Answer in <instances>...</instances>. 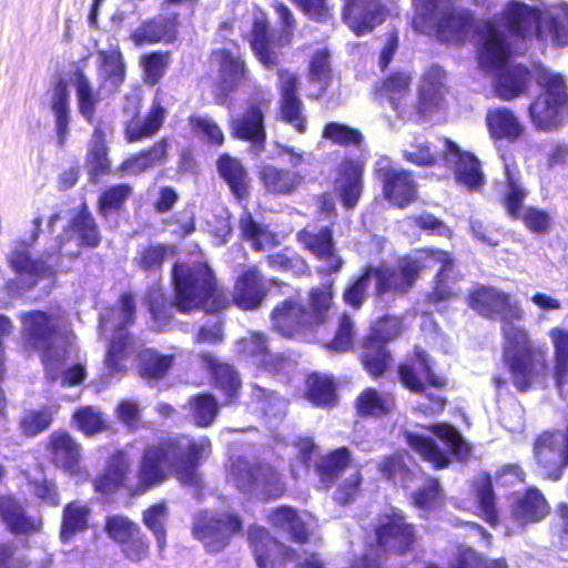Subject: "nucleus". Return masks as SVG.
<instances>
[{"label":"nucleus","mask_w":568,"mask_h":568,"mask_svg":"<svg viewBox=\"0 0 568 568\" xmlns=\"http://www.w3.org/2000/svg\"><path fill=\"white\" fill-rule=\"evenodd\" d=\"M414 6L413 28L420 33L436 32L444 42H462L475 28L478 64L495 73V92L504 100L524 93L531 80L526 65L509 64L511 55L519 51L516 41L535 37L555 47L568 45L567 3L540 10L513 0L499 17L477 26L470 11L454 8L449 0H415Z\"/></svg>","instance_id":"1"},{"label":"nucleus","mask_w":568,"mask_h":568,"mask_svg":"<svg viewBox=\"0 0 568 568\" xmlns=\"http://www.w3.org/2000/svg\"><path fill=\"white\" fill-rule=\"evenodd\" d=\"M469 306L484 317H500L505 337L504 361L514 386L519 392H527L546 373L548 365L545 351L535 347L528 333L514 323L523 318V310L511 302L508 294L487 286H480L469 294Z\"/></svg>","instance_id":"2"},{"label":"nucleus","mask_w":568,"mask_h":568,"mask_svg":"<svg viewBox=\"0 0 568 568\" xmlns=\"http://www.w3.org/2000/svg\"><path fill=\"white\" fill-rule=\"evenodd\" d=\"M41 225L42 219L34 217L29 240L17 242L7 256L8 264L14 273L31 278L30 287L40 278L52 277L57 272L69 270L70 266L64 264V258L72 261L80 255L81 247H97L101 241L95 220L83 203L54 243L41 256L33 258L30 247L38 241Z\"/></svg>","instance_id":"3"},{"label":"nucleus","mask_w":568,"mask_h":568,"mask_svg":"<svg viewBox=\"0 0 568 568\" xmlns=\"http://www.w3.org/2000/svg\"><path fill=\"white\" fill-rule=\"evenodd\" d=\"M171 277L174 293L172 302L156 285L150 286L143 298L158 331L170 324L174 308L181 313L194 310L217 312L229 304L227 296L219 290L213 270L207 264L176 262Z\"/></svg>","instance_id":"4"},{"label":"nucleus","mask_w":568,"mask_h":568,"mask_svg":"<svg viewBox=\"0 0 568 568\" xmlns=\"http://www.w3.org/2000/svg\"><path fill=\"white\" fill-rule=\"evenodd\" d=\"M211 453L212 444L207 437H171L150 445L143 452L140 485L143 489L152 488L168 478V471H172L182 484L195 486L200 481L199 468Z\"/></svg>","instance_id":"5"},{"label":"nucleus","mask_w":568,"mask_h":568,"mask_svg":"<svg viewBox=\"0 0 568 568\" xmlns=\"http://www.w3.org/2000/svg\"><path fill=\"white\" fill-rule=\"evenodd\" d=\"M26 343L40 353L50 382L61 378L63 386H75L85 378V368L75 364L64 368L69 357L70 337L61 329L59 318L43 311H31L21 317Z\"/></svg>","instance_id":"6"},{"label":"nucleus","mask_w":568,"mask_h":568,"mask_svg":"<svg viewBox=\"0 0 568 568\" xmlns=\"http://www.w3.org/2000/svg\"><path fill=\"white\" fill-rule=\"evenodd\" d=\"M423 266L418 256H404L398 261L396 267L367 266L345 287L343 300L348 306L355 310L359 308L367 297L373 277L376 280L377 295L387 292L405 293L414 284Z\"/></svg>","instance_id":"7"},{"label":"nucleus","mask_w":568,"mask_h":568,"mask_svg":"<svg viewBox=\"0 0 568 568\" xmlns=\"http://www.w3.org/2000/svg\"><path fill=\"white\" fill-rule=\"evenodd\" d=\"M440 152L430 150L428 144L417 143L403 151L406 161L424 166L443 161L445 165L454 168L455 179L468 190H476L485 182L479 160L471 153L462 151L452 140L445 138L440 141Z\"/></svg>","instance_id":"8"},{"label":"nucleus","mask_w":568,"mask_h":568,"mask_svg":"<svg viewBox=\"0 0 568 568\" xmlns=\"http://www.w3.org/2000/svg\"><path fill=\"white\" fill-rule=\"evenodd\" d=\"M430 430L437 440L429 435L410 432H406L405 437L408 446L435 468L447 467L452 457L463 460L469 456L470 446L456 427L434 424Z\"/></svg>","instance_id":"9"},{"label":"nucleus","mask_w":568,"mask_h":568,"mask_svg":"<svg viewBox=\"0 0 568 568\" xmlns=\"http://www.w3.org/2000/svg\"><path fill=\"white\" fill-rule=\"evenodd\" d=\"M540 92L529 104L528 112L538 130L557 129L568 113V88L564 77L542 70L537 78Z\"/></svg>","instance_id":"10"},{"label":"nucleus","mask_w":568,"mask_h":568,"mask_svg":"<svg viewBox=\"0 0 568 568\" xmlns=\"http://www.w3.org/2000/svg\"><path fill=\"white\" fill-rule=\"evenodd\" d=\"M134 320L135 301L131 294H122L119 307L108 308L99 315V328L101 331H114L105 355L108 376L111 378L122 376L125 372L122 361L126 357L128 347L131 343V336L126 327L133 324Z\"/></svg>","instance_id":"11"},{"label":"nucleus","mask_w":568,"mask_h":568,"mask_svg":"<svg viewBox=\"0 0 568 568\" xmlns=\"http://www.w3.org/2000/svg\"><path fill=\"white\" fill-rule=\"evenodd\" d=\"M331 301L332 294L324 288L310 292L311 311L292 298L285 300L273 310L272 325L282 336L294 337L301 328L322 323Z\"/></svg>","instance_id":"12"},{"label":"nucleus","mask_w":568,"mask_h":568,"mask_svg":"<svg viewBox=\"0 0 568 568\" xmlns=\"http://www.w3.org/2000/svg\"><path fill=\"white\" fill-rule=\"evenodd\" d=\"M231 474L235 487L250 497L275 499L284 491L278 474L268 464H251L245 458H237L232 463Z\"/></svg>","instance_id":"13"},{"label":"nucleus","mask_w":568,"mask_h":568,"mask_svg":"<svg viewBox=\"0 0 568 568\" xmlns=\"http://www.w3.org/2000/svg\"><path fill=\"white\" fill-rule=\"evenodd\" d=\"M248 539L258 568H284L286 562H293L301 568H324L317 554H311L301 562L294 549L270 536L263 527H251Z\"/></svg>","instance_id":"14"},{"label":"nucleus","mask_w":568,"mask_h":568,"mask_svg":"<svg viewBox=\"0 0 568 568\" xmlns=\"http://www.w3.org/2000/svg\"><path fill=\"white\" fill-rule=\"evenodd\" d=\"M400 333V321L393 316H384L371 328L362 353V363L373 377L382 376L388 368L392 356L386 344Z\"/></svg>","instance_id":"15"},{"label":"nucleus","mask_w":568,"mask_h":568,"mask_svg":"<svg viewBox=\"0 0 568 568\" xmlns=\"http://www.w3.org/2000/svg\"><path fill=\"white\" fill-rule=\"evenodd\" d=\"M240 516L232 513H200L193 524V535L209 552H220L231 538L242 530Z\"/></svg>","instance_id":"16"},{"label":"nucleus","mask_w":568,"mask_h":568,"mask_svg":"<svg viewBox=\"0 0 568 568\" xmlns=\"http://www.w3.org/2000/svg\"><path fill=\"white\" fill-rule=\"evenodd\" d=\"M374 172L388 202L404 207L415 200L416 183L412 174L408 171L395 169L388 156L377 159Z\"/></svg>","instance_id":"17"},{"label":"nucleus","mask_w":568,"mask_h":568,"mask_svg":"<svg viewBox=\"0 0 568 568\" xmlns=\"http://www.w3.org/2000/svg\"><path fill=\"white\" fill-rule=\"evenodd\" d=\"M297 239L320 262L318 273L331 275L341 271L344 261L336 253L331 226H307L297 233Z\"/></svg>","instance_id":"18"},{"label":"nucleus","mask_w":568,"mask_h":568,"mask_svg":"<svg viewBox=\"0 0 568 568\" xmlns=\"http://www.w3.org/2000/svg\"><path fill=\"white\" fill-rule=\"evenodd\" d=\"M375 532L379 546L399 554L407 551L415 541L413 525L408 524L403 513L396 509L381 517Z\"/></svg>","instance_id":"19"},{"label":"nucleus","mask_w":568,"mask_h":568,"mask_svg":"<svg viewBox=\"0 0 568 568\" xmlns=\"http://www.w3.org/2000/svg\"><path fill=\"white\" fill-rule=\"evenodd\" d=\"M387 9L379 0H347L343 9V19L357 36L371 32L382 24Z\"/></svg>","instance_id":"20"},{"label":"nucleus","mask_w":568,"mask_h":568,"mask_svg":"<svg viewBox=\"0 0 568 568\" xmlns=\"http://www.w3.org/2000/svg\"><path fill=\"white\" fill-rule=\"evenodd\" d=\"M433 361L422 348L416 347L412 364L400 365L398 369L402 384L415 393H425L424 381L433 387L446 386V379L433 372Z\"/></svg>","instance_id":"21"},{"label":"nucleus","mask_w":568,"mask_h":568,"mask_svg":"<svg viewBox=\"0 0 568 568\" xmlns=\"http://www.w3.org/2000/svg\"><path fill=\"white\" fill-rule=\"evenodd\" d=\"M230 125L232 136L250 142L255 155L264 150L266 132L264 113L260 105L252 104L242 115L232 118Z\"/></svg>","instance_id":"22"},{"label":"nucleus","mask_w":568,"mask_h":568,"mask_svg":"<svg viewBox=\"0 0 568 568\" xmlns=\"http://www.w3.org/2000/svg\"><path fill=\"white\" fill-rule=\"evenodd\" d=\"M179 13L159 14L144 20L132 33V41L143 43L173 42L178 37Z\"/></svg>","instance_id":"23"},{"label":"nucleus","mask_w":568,"mask_h":568,"mask_svg":"<svg viewBox=\"0 0 568 568\" xmlns=\"http://www.w3.org/2000/svg\"><path fill=\"white\" fill-rule=\"evenodd\" d=\"M49 106L53 116L57 144L59 148H63L69 138L72 122L70 91L63 80H58L54 83Z\"/></svg>","instance_id":"24"},{"label":"nucleus","mask_w":568,"mask_h":568,"mask_svg":"<svg viewBox=\"0 0 568 568\" xmlns=\"http://www.w3.org/2000/svg\"><path fill=\"white\" fill-rule=\"evenodd\" d=\"M266 293L264 277L255 267H252L237 278L233 301L242 310H255L262 304Z\"/></svg>","instance_id":"25"},{"label":"nucleus","mask_w":568,"mask_h":568,"mask_svg":"<svg viewBox=\"0 0 568 568\" xmlns=\"http://www.w3.org/2000/svg\"><path fill=\"white\" fill-rule=\"evenodd\" d=\"M245 75L244 61L229 50L221 52L219 80L216 83L215 99L217 104H224L232 93L243 81Z\"/></svg>","instance_id":"26"},{"label":"nucleus","mask_w":568,"mask_h":568,"mask_svg":"<svg viewBox=\"0 0 568 568\" xmlns=\"http://www.w3.org/2000/svg\"><path fill=\"white\" fill-rule=\"evenodd\" d=\"M166 110L160 99V89L153 100L148 115L143 120H131L125 124V138L129 142H138L154 135L162 126Z\"/></svg>","instance_id":"27"},{"label":"nucleus","mask_w":568,"mask_h":568,"mask_svg":"<svg viewBox=\"0 0 568 568\" xmlns=\"http://www.w3.org/2000/svg\"><path fill=\"white\" fill-rule=\"evenodd\" d=\"M54 463L70 475L81 471V448L65 432L51 435Z\"/></svg>","instance_id":"28"},{"label":"nucleus","mask_w":568,"mask_h":568,"mask_svg":"<svg viewBox=\"0 0 568 568\" xmlns=\"http://www.w3.org/2000/svg\"><path fill=\"white\" fill-rule=\"evenodd\" d=\"M548 514V504L544 495L535 487L519 496L511 507L514 520L526 525L541 520Z\"/></svg>","instance_id":"29"},{"label":"nucleus","mask_w":568,"mask_h":568,"mask_svg":"<svg viewBox=\"0 0 568 568\" xmlns=\"http://www.w3.org/2000/svg\"><path fill=\"white\" fill-rule=\"evenodd\" d=\"M258 175L266 192L275 195L292 194L303 181L298 172L271 164L262 165Z\"/></svg>","instance_id":"30"},{"label":"nucleus","mask_w":568,"mask_h":568,"mask_svg":"<svg viewBox=\"0 0 568 568\" xmlns=\"http://www.w3.org/2000/svg\"><path fill=\"white\" fill-rule=\"evenodd\" d=\"M250 406L255 414H258L272 425L283 419L287 403L275 392L255 386L251 395Z\"/></svg>","instance_id":"31"},{"label":"nucleus","mask_w":568,"mask_h":568,"mask_svg":"<svg viewBox=\"0 0 568 568\" xmlns=\"http://www.w3.org/2000/svg\"><path fill=\"white\" fill-rule=\"evenodd\" d=\"M275 45L268 22L263 18L255 19L251 31V47L260 62L267 69H273L278 63Z\"/></svg>","instance_id":"32"},{"label":"nucleus","mask_w":568,"mask_h":568,"mask_svg":"<svg viewBox=\"0 0 568 568\" xmlns=\"http://www.w3.org/2000/svg\"><path fill=\"white\" fill-rule=\"evenodd\" d=\"M202 358L211 372L214 387L220 389L229 402H232L241 387L239 373L232 365L219 362L210 354L203 355Z\"/></svg>","instance_id":"33"},{"label":"nucleus","mask_w":568,"mask_h":568,"mask_svg":"<svg viewBox=\"0 0 568 568\" xmlns=\"http://www.w3.org/2000/svg\"><path fill=\"white\" fill-rule=\"evenodd\" d=\"M445 72L439 65L430 67L419 87V112L425 114L437 108L444 97Z\"/></svg>","instance_id":"34"},{"label":"nucleus","mask_w":568,"mask_h":568,"mask_svg":"<svg viewBox=\"0 0 568 568\" xmlns=\"http://www.w3.org/2000/svg\"><path fill=\"white\" fill-rule=\"evenodd\" d=\"M486 122L490 135L494 139L517 140L524 132V125L519 119L506 108L490 110Z\"/></svg>","instance_id":"35"},{"label":"nucleus","mask_w":568,"mask_h":568,"mask_svg":"<svg viewBox=\"0 0 568 568\" xmlns=\"http://www.w3.org/2000/svg\"><path fill=\"white\" fill-rule=\"evenodd\" d=\"M91 508L83 501L68 503L62 513L60 539L68 544L78 532L87 530Z\"/></svg>","instance_id":"36"},{"label":"nucleus","mask_w":568,"mask_h":568,"mask_svg":"<svg viewBox=\"0 0 568 568\" xmlns=\"http://www.w3.org/2000/svg\"><path fill=\"white\" fill-rule=\"evenodd\" d=\"M505 191L503 203L508 214L513 217L519 216L527 192L520 182V171L517 165L509 164L504 160Z\"/></svg>","instance_id":"37"},{"label":"nucleus","mask_w":568,"mask_h":568,"mask_svg":"<svg viewBox=\"0 0 568 568\" xmlns=\"http://www.w3.org/2000/svg\"><path fill=\"white\" fill-rule=\"evenodd\" d=\"M217 171L237 199L247 195V172L240 160L229 154H222L217 160Z\"/></svg>","instance_id":"38"},{"label":"nucleus","mask_w":568,"mask_h":568,"mask_svg":"<svg viewBox=\"0 0 568 568\" xmlns=\"http://www.w3.org/2000/svg\"><path fill=\"white\" fill-rule=\"evenodd\" d=\"M129 469L128 457L123 452L114 453L108 462L103 474L94 479V488L102 494H109L122 486Z\"/></svg>","instance_id":"39"},{"label":"nucleus","mask_w":568,"mask_h":568,"mask_svg":"<svg viewBox=\"0 0 568 568\" xmlns=\"http://www.w3.org/2000/svg\"><path fill=\"white\" fill-rule=\"evenodd\" d=\"M268 520L273 527L287 532L293 541L303 544L307 540L306 526L292 507H277L272 510Z\"/></svg>","instance_id":"40"},{"label":"nucleus","mask_w":568,"mask_h":568,"mask_svg":"<svg viewBox=\"0 0 568 568\" xmlns=\"http://www.w3.org/2000/svg\"><path fill=\"white\" fill-rule=\"evenodd\" d=\"M99 74L105 85L118 91L125 78V64L122 53L116 49L99 51Z\"/></svg>","instance_id":"41"},{"label":"nucleus","mask_w":568,"mask_h":568,"mask_svg":"<svg viewBox=\"0 0 568 568\" xmlns=\"http://www.w3.org/2000/svg\"><path fill=\"white\" fill-rule=\"evenodd\" d=\"M0 516L10 531L28 534L38 529V523L27 516L24 509L16 500L4 498L0 501Z\"/></svg>","instance_id":"42"},{"label":"nucleus","mask_w":568,"mask_h":568,"mask_svg":"<svg viewBox=\"0 0 568 568\" xmlns=\"http://www.w3.org/2000/svg\"><path fill=\"white\" fill-rule=\"evenodd\" d=\"M169 519V508L165 503H158L143 511L142 521L144 526L153 534L159 556L163 558L166 547V521Z\"/></svg>","instance_id":"43"},{"label":"nucleus","mask_w":568,"mask_h":568,"mask_svg":"<svg viewBox=\"0 0 568 568\" xmlns=\"http://www.w3.org/2000/svg\"><path fill=\"white\" fill-rule=\"evenodd\" d=\"M75 97L79 113L88 123L92 124L101 98L99 92L93 90L90 80L83 72L77 73Z\"/></svg>","instance_id":"44"},{"label":"nucleus","mask_w":568,"mask_h":568,"mask_svg":"<svg viewBox=\"0 0 568 568\" xmlns=\"http://www.w3.org/2000/svg\"><path fill=\"white\" fill-rule=\"evenodd\" d=\"M341 200L347 209H352L358 202L362 192V169L354 162H347L342 166V178L338 182Z\"/></svg>","instance_id":"45"},{"label":"nucleus","mask_w":568,"mask_h":568,"mask_svg":"<svg viewBox=\"0 0 568 568\" xmlns=\"http://www.w3.org/2000/svg\"><path fill=\"white\" fill-rule=\"evenodd\" d=\"M429 257L440 264L436 274L435 287L429 294V301L435 303L446 301L454 294L452 287L447 283L449 273L453 270L454 260L448 252L439 250L430 251Z\"/></svg>","instance_id":"46"},{"label":"nucleus","mask_w":568,"mask_h":568,"mask_svg":"<svg viewBox=\"0 0 568 568\" xmlns=\"http://www.w3.org/2000/svg\"><path fill=\"white\" fill-rule=\"evenodd\" d=\"M549 337L555 351L554 377L556 386L561 388L568 378V331L555 327L550 331Z\"/></svg>","instance_id":"47"},{"label":"nucleus","mask_w":568,"mask_h":568,"mask_svg":"<svg viewBox=\"0 0 568 568\" xmlns=\"http://www.w3.org/2000/svg\"><path fill=\"white\" fill-rule=\"evenodd\" d=\"M88 173L92 180L105 174L110 170L108 148L103 132L95 128L87 154Z\"/></svg>","instance_id":"48"},{"label":"nucleus","mask_w":568,"mask_h":568,"mask_svg":"<svg viewBox=\"0 0 568 568\" xmlns=\"http://www.w3.org/2000/svg\"><path fill=\"white\" fill-rule=\"evenodd\" d=\"M351 459L349 449L339 447L325 457L316 465V473L323 484L332 485L339 474L346 468Z\"/></svg>","instance_id":"49"},{"label":"nucleus","mask_w":568,"mask_h":568,"mask_svg":"<svg viewBox=\"0 0 568 568\" xmlns=\"http://www.w3.org/2000/svg\"><path fill=\"white\" fill-rule=\"evenodd\" d=\"M307 399L316 406H331L335 403V384L332 377L313 373L306 381Z\"/></svg>","instance_id":"50"},{"label":"nucleus","mask_w":568,"mask_h":568,"mask_svg":"<svg viewBox=\"0 0 568 568\" xmlns=\"http://www.w3.org/2000/svg\"><path fill=\"white\" fill-rule=\"evenodd\" d=\"M242 237L250 242L255 251H263L273 243L274 236L266 225L258 223L250 212H243L240 217Z\"/></svg>","instance_id":"51"},{"label":"nucleus","mask_w":568,"mask_h":568,"mask_svg":"<svg viewBox=\"0 0 568 568\" xmlns=\"http://www.w3.org/2000/svg\"><path fill=\"white\" fill-rule=\"evenodd\" d=\"M173 363V356L163 355L148 348L140 353L139 369L142 377L160 379L165 376Z\"/></svg>","instance_id":"52"},{"label":"nucleus","mask_w":568,"mask_h":568,"mask_svg":"<svg viewBox=\"0 0 568 568\" xmlns=\"http://www.w3.org/2000/svg\"><path fill=\"white\" fill-rule=\"evenodd\" d=\"M190 412L199 427H207L213 424L219 413V405L211 394H197L189 399Z\"/></svg>","instance_id":"53"},{"label":"nucleus","mask_w":568,"mask_h":568,"mask_svg":"<svg viewBox=\"0 0 568 568\" xmlns=\"http://www.w3.org/2000/svg\"><path fill=\"white\" fill-rule=\"evenodd\" d=\"M390 397L378 393L374 388L365 389L356 399V409L359 416H382L390 410Z\"/></svg>","instance_id":"54"},{"label":"nucleus","mask_w":568,"mask_h":568,"mask_svg":"<svg viewBox=\"0 0 568 568\" xmlns=\"http://www.w3.org/2000/svg\"><path fill=\"white\" fill-rule=\"evenodd\" d=\"M410 77L404 72L390 74L382 84L379 95L386 98L395 111L400 108L402 100L408 94Z\"/></svg>","instance_id":"55"},{"label":"nucleus","mask_w":568,"mask_h":568,"mask_svg":"<svg viewBox=\"0 0 568 568\" xmlns=\"http://www.w3.org/2000/svg\"><path fill=\"white\" fill-rule=\"evenodd\" d=\"M131 194L132 187L125 183L108 187L99 196V213L106 217L109 213L121 210Z\"/></svg>","instance_id":"56"},{"label":"nucleus","mask_w":568,"mask_h":568,"mask_svg":"<svg viewBox=\"0 0 568 568\" xmlns=\"http://www.w3.org/2000/svg\"><path fill=\"white\" fill-rule=\"evenodd\" d=\"M140 529L138 524L122 515L108 516L105 519V534L120 545L136 536Z\"/></svg>","instance_id":"57"},{"label":"nucleus","mask_w":568,"mask_h":568,"mask_svg":"<svg viewBox=\"0 0 568 568\" xmlns=\"http://www.w3.org/2000/svg\"><path fill=\"white\" fill-rule=\"evenodd\" d=\"M52 423L49 408L26 410L19 420L21 433L27 437H34L47 430Z\"/></svg>","instance_id":"58"},{"label":"nucleus","mask_w":568,"mask_h":568,"mask_svg":"<svg viewBox=\"0 0 568 568\" xmlns=\"http://www.w3.org/2000/svg\"><path fill=\"white\" fill-rule=\"evenodd\" d=\"M239 353L251 357L255 364H266L271 356L266 336L262 333L252 332L248 337L237 342Z\"/></svg>","instance_id":"59"},{"label":"nucleus","mask_w":568,"mask_h":568,"mask_svg":"<svg viewBox=\"0 0 568 568\" xmlns=\"http://www.w3.org/2000/svg\"><path fill=\"white\" fill-rule=\"evenodd\" d=\"M171 247L165 244H150L139 252L138 264L148 273H156L161 270Z\"/></svg>","instance_id":"60"},{"label":"nucleus","mask_w":568,"mask_h":568,"mask_svg":"<svg viewBox=\"0 0 568 568\" xmlns=\"http://www.w3.org/2000/svg\"><path fill=\"white\" fill-rule=\"evenodd\" d=\"M476 498L486 521L494 525L497 521L498 516L495 504L494 487L491 478L488 475L483 477L480 483L476 486Z\"/></svg>","instance_id":"61"},{"label":"nucleus","mask_w":568,"mask_h":568,"mask_svg":"<svg viewBox=\"0 0 568 568\" xmlns=\"http://www.w3.org/2000/svg\"><path fill=\"white\" fill-rule=\"evenodd\" d=\"M323 138L339 145L359 144L363 140L357 129L339 122L327 123L323 130Z\"/></svg>","instance_id":"62"},{"label":"nucleus","mask_w":568,"mask_h":568,"mask_svg":"<svg viewBox=\"0 0 568 568\" xmlns=\"http://www.w3.org/2000/svg\"><path fill=\"white\" fill-rule=\"evenodd\" d=\"M303 102L298 95L281 98V118L300 133L306 131V119L302 114Z\"/></svg>","instance_id":"63"},{"label":"nucleus","mask_w":568,"mask_h":568,"mask_svg":"<svg viewBox=\"0 0 568 568\" xmlns=\"http://www.w3.org/2000/svg\"><path fill=\"white\" fill-rule=\"evenodd\" d=\"M169 64V54L155 51L142 58L144 81L148 84H156L164 75Z\"/></svg>","instance_id":"64"}]
</instances>
